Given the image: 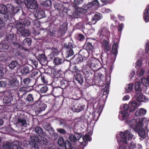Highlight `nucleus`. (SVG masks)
I'll return each instance as SVG.
<instances>
[{
	"label": "nucleus",
	"mask_w": 149,
	"mask_h": 149,
	"mask_svg": "<svg viewBox=\"0 0 149 149\" xmlns=\"http://www.w3.org/2000/svg\"><path fill=\"white\" fill-rule=\"evenodd\" d=\"M86 78L85 79L86 83H87L89 86H91L94 85V82L93 79L91 78H90L89 79H88V78Z\"/></svg>",
	"instance_id": "0e129e2a"
},
{
	"label": "nucleus",
	"mask_w": 149,
	"mask_h": 149,
	"mask_svg": "<svg viewBox=\"0 0 149 149\" xmlns=\"http://www.w3.org/2000/svg\"><path fill=\"white\" fill-rule=\"evenodd\" d=\"M51 136H56L58 135V134L55 132L54 129L52 127L48 131Z\"/></svg>",
	"instance_id": "338daca9"
},
{
	"label": "nucleus",
	"mask_w": 149,
	"mask_h": 149,
	"mask_svg": "<svg viewBox=\"0 0 149 149\" xmlns=\"http://www.w3.org/2000/svg\"><path fill=\"white\" fill-rule=\"evenodd\" d=\"M9 47V45L6 43H0V48L3 50L8 49Z\"/></svg>",
	"instance_id": "680f3d73"
},
{
	"label": "nucleus",
	"mask_w": 149,
	"mask_h": 149,
	"mask_svg": "<svg viewBox=\"0 0 149 149\" xmlns=\"http://www.w3.org/2000/svg\"><path fill=\"white\" fill-rule=\"evenodd\" d=\"M56 28L55 27L50 29L47 32V37L50 39H52L57 37L56 34Z\"/></svg>",
	"instance_id": "bb28decb"
},
{
	"label": "nucleus",
	"mask_w": 149,
	"mask_h": 149,
	"mask_svg": "<svg viewBox=\"0 0 149 149\" xmlns=\"http://www.w3.org/2000/svg\"><path fill=\"white\" fill-rule=\"evenodd\" d=\"M32 39L31 38H26L24 39L22 43V45L26 48H28L31 44Z\"/></svg>",
	"instance_id": "c85d7f7f"
},
{
	"label": "nucleus",
	"mask_w": 149,
	"mask_h": 149,
	"mask_svg": "<svg viewBox=\"0 0 149 149\" xmlns=\"http://www.w3.org/2000/svg\"><path fill=\"white\" fill-rule=\"evenodd\" d=\"M7 7H8V14L4 15L3 17L5 18L4 20L6 21L8 19H9V14L11 15L12 16L16 13L19 12L20 10V8L19 7L17 6H13L11 4H7Z\"/></svg>",
	"instance_id": "f03ea898"
},
{
	"label": "nucleus",
	"mask_w": 149,
	"mask_h": 149,
	"mask_svg": "<svg viewBox=\"0 0 149 149\" xmlns=\"http://www.w3.org/2000/svg\"><path fill=\"white\" fill-rule=\"evenodd\" d=\"M143 126H141L140 128H139L137 130L135 131L137 132L141 138L144 139L146 138V133L145 129L142 128Z\"/></svg>",
	"instance_id": "c9c22d12"
},
{
	"label": "nucleus",
	"mask_w": 149,
	"mask_h": 149,
	"mask_svg": "<svg viewBox=\"0 0 149 149\" xmlns=\"http://www.w3.org/2000/svg\"><path fill=\"white\" fill-rule=\"evenodd\" d=\"M146 112V110L143 108H141L137 110L136 112L135 115L137 117L142 116L144 115Z\"/></svg>",
	"instance_id": "a18cd8bd"
},
{
	"label": "nucleus",
	"mask_w": 149,
	"mask_h": 149,
	"mask_svg": "<svg viewBox=\"0 0 149 149\" xmlns=\"http://www.w3.org/2000/svg\"><path fill=\"white\" fill-rule=\"evenodd\" d=\"M118 44L117 42H114L112 46V53L111 54L108 53H102L101 56L102 63L101 64L104 65L109 66L111 65L115 61L118 54Z\"/></svg>",
	"instance_id": "f257e3e1"
},
{
	"label": "nucleus",
	"mask_w": 149,
	"mask_h": 149,
	"mask_svg": "<svg viewBox=\"0 0 149 149\" xmlns=\"http://www.w3.org/2000/svg\"><path fill=\"white\" fill-rule=\"evenodd\" d=\"M8 56L6 52L0 51V61H6L8 60Z\"/></svg>",
	"instance_id": "79ce46f5"
},
{
	"label": "nucleus",
	"mask_w": 149,
	"mask_h": 149,
	"mask_svg": "<svg viewBox=\"0 0 149 149\" xmlns=\"http://www.w3.org/2000/svg\"><path fill=\"white\" fill-rule=\"evenodd\" d=\"M72 49L66 50L65 55L66 58L72 56L74 54V52Z\"/></svg>",
	"instance_id": "13d9d810"
},
{
	"label": "nucleus",
	"mask_w": 149,
	"mask_h": 149,
	"mask_svg": "<svg viewBox=\"0 0 149 149\" xmlns=\"http://www.w3.org/2000/svg\"><path fill=\"white\" fill-rule=\"evenodd\" d=\"M13 144L14 145V149H23L19 146V143L17 141L13 142Z\"/></svg>",
	"instance_id": "774afa93"
},
{
	"label": "nucleus",
	"mask_w": 149,
	"mask_h": 149,
	"mask_svg": "<svg viewBox=\"0 0 149 149\" xmlns=\"http://www.w3.org/2000/svg\"><path fill=\"white\" fill-rule=\"evenodd\" d=\"M143 18L146 22H149V4L144 11Z\"/></svg>",
	"instance_id": "473e14b6"
},
{
	"label": "nucleus",
	"mask_w": 149,
	"mask_h": 149,
	"mask_svg": "<svg viewBox=\"0 0 149 149\" xmlns=\"http://www.w3.org/2000/svg\"><path fill=\"white\" fill-rule=\"evenodd\" d=\"M8 9L7 5L5 6L3 4H0V13L7 14L8 13Z\"/></svg>",
	"instance_id": "37998d69"
},
{
	"label": "nucleus",
	"mask_w": 149,
	"mask_h": 149,
	"mask_svg": "<svg viewBox=\"0 0 149 149\" xmlns=\"http://www.w3.org/2000/svg\"><path fill=\"white\" fill-rule=\"evenodd\" d=\"M110 84V82L108 81H106V85L104 88H103V91L104 94V93H106V94L109 91V87Z\"/></svg>",
	"instance_id": "69168bd1"
},
{
	"label": "nucleus",
	"mask_w": 149,
	"mask_h": 149,
	"mask_svg": "<svg viewBox=\"0 0 149 149\" xmlns=\"http://www.w3.org/2000/svg\"><path fill=\"white\" fill-rule=\"evenodd\" d=\"M27 87H26L23 86L20 88L19 90L17 89V91L15 92L17 93L19 96H22L26 93L28 92Z\"/></svg>",
	"instance_id": "a878e982"
},
{
	"label": "nucleus",
	"mask_w": 149,
	"mask_h": 149,
	"mask_svg": "<svg viewBox=\"0 0 149 149\" xmlns=\"http://www.w3.org/2000/svg\"><path fill=\"white\" fill-rule=\"evenodd\" d=\"M30 22L29 20V18H24L21 21L17 22L16 24V26H20L21 27H25L26 26H29L30 24Z\"/></svg>",
	"instance_id": "4468645a"
},
{
	"label": "nucleus",
	"mask_w": 149,
	"mask_h": 149,
	"mask_svg": "<svg viewBox=\"0 0 149 149\" xmlns=\"http://www.w3.org/2000/svg\"><path fill=\"white\" fill-rule=\"evenodd\" d=\"M37 59L39 62L42 64L45 65L47 63V57L44 54H42L38 55Z\"/></svg>",
	"instance_id": "412c9836"
},
{
	"label": "nucleus",
	"mask_w": 149,
	"mask_h": 149,
	"mask_svg": "<svg viewBox=\"0 0 149 149\" xmlns=\"http://www.w3.org/2000/svg\"><path fill=\"white\" fill-rule=\"evenodd\" d=\"M33 107H34V109L37 114H38L44 110L47 107V105L41 101L36 106V104H33Z\"/></svg>",
	"instance_id": "1a4fd4ad"
},
{
	"label": "nucleus",
	"mask_w": 149,
	"mask_h": 149,
	"mask_svg": "<svg viewBox=\"0 0 149 149\" xmlns=\"http://www.w3.org/2000/svg\"><path fill=\"white\" fill-rule=\"evenodd\" d=\"M34 130L36 134L39 136H46V133L44 132L43 129L40 127H36Z\"/></svg>",
	"instance_id": "cd10ccee"
},
{
	"label": "nucleus",
	"mask_w": 149,
	"mask_h": 149,
	"mask_svg": "<svg viewBox=\"0 0 149 149\" xmlns=\"http://www.w3.org/2000/svg\"><path fill=\"white\" fill-rule=\"evenodd\" d=\"M90 136L88 134L85 135L82 137L81 141H79V142L81 146H82L84 147L86 146L88 143V141H91Z\"/></svg>",
	"instance_id": "aec40b11"
},
{
	"label": "nucleus",
	"mask_w": 149,
	"mask_h": 149,
	"mask_svg": "<svg viewBox=\"0 0 149 149\" xmlns=\"http://www.w3.org/2000/svg\"><path fill=\"white\" fill-rule=\"evenodd\" d=\"M68 23L63 22L60 26L58 30L57 37H63L66 33L68 29Z\"/></svg>",
	"instance_id": "20e7f679"
},
{
	"label": "nucleus",
	"mask_w": 149,
	"mask_h": 149,
	"mask_svg": "<svg viewBox=\"0 0 149 149\" xmlns=\"http://www.w3.org/2000/svg\"><path fill=\"white\" fill-rule=\"evenodd\" d=\"M57 120L59 122V125L60 126L63 125V128L69 127V125L67 123V120L65 118H59Z\"/></svg>",
	"instance_id": "f704fd0d"
},
{
	"label": "nucleus",
	"mask_w": 149,
	"mask_h": 149,
	"mask_svg": "<svg viewBox=\"0 0 149 149\" xmlns=\"http://www.w3.org/2000/svg\"><path fill=\"white\" fill-rule=\"evenodd\" d=\"M63 79L60 77H54L53 78V83H54L57 87H58Z\"/></svg>",
	"instance_id": "8fccbe9b"
},
{
	"label": "nucleus",
	"mask_w": 149,
	"mask_h": 149,
	"mask_svg": "<svg viewBox=\"0 0 149 149\" xmlns=\"http://www.w3.org/2000/svg\"><path fill=\"white\" fill-rule=\"evenodd\" d=\"M16 27L23 36L25 37L28 36L30 35L29 31L25 29V27H21L19 26H18V27Z\"/></svg>",
	"instance_id": "a211bd4d"
},
{
	"label": "nucleus",
	"mask_w": 149,
	"mask_h": 149,
	"mask_svg": "<svg viewBox=\"0 0 149 149\" xmlns=\"http://www.w3.org/2000/svg\"><path fill=\"white\" fill-rule=\"evenodd\" d=\"M16 124L21 127L25 126L26 125V120L24 118H19L17 120Z\"/></svg>",
	"instance_id": "e433bc0d"
},
{
	"label": "nucleus",
	"mask_w": 149,
	"mask_h": 149,
	"mask_svg": "<svg viewBox=\"0 0 149 149\" xmlns=\"http://www.w3.org/2000/svg\"><path fill=\"white\" fill-rule=\"evenodd\" d=\"M68 86L69 83L68 82L63 79L58 87L61 88L62 89H64L68 87Z\"/></svg>",
	"instance_id": "c03bdc74"
},
{
	"label": "nucleus",
	"mask_w": 149,
	"mask_h": 149,
	"mask_svg": "<svg viewBox=\"0 0 149 149\" xmlns=\"http://www.w3.org/2000/svg\"><path fill=\"white\" fill-rule=\"evenodd\" d=\"M6 40L8 42H10L14 39V34H11L7 35L6 37Z\"/></svg>",
	"instance_id": "bf43d9fd"
},
{
	"label": "nucleus",
	"mask_w": 149,
	"mask_h": 149,
	"mask_svg": "<svg viewBox=\"0 0 149 149\" xmlns=\"http://www.w3.org/2000/svg\"><path fill=\"white\" fill-rule=\"evenodd\" d=\"M64 60L58 57H54L53 59V62L56 65L61 64L64 62Z\"/></svg>",
	"instance_id": "58836bf2"
},
{
	"label": "nucleus",
	"mask_w": 149,
	"mask_h": 149,
	"mask_svg": "<svg viewBox=\"0 0 149 149\" xmlns=\"http://www.w3.org/2000/svg\"><path fill=\"white\" fill-rule=\"evenodd\" d=\"M102 45L105 53L109 52L111 49V45L109 42L105 39H104L102 42Z\"/></svg>",
	"instance_id": "f8f14e48"
},
{
	"label": "nucleus",
	"mask_w": 149,
	"mask_h": 149,
	"mask_svg": "<svg viewBox=\"0 0 149 149\" xmlns=\"http://www.w3.org/2000/svg\"><path fill=\"white\" fill-rule=\"evenodd\" d=\"M79 54L84 61L87 60L89 56V51L84 48L81 49L79 52Z\"/></svg>",
	"instance_id": "f3484780"
},
{
	"label": "nucleus",
	"mask_w": 149,
	"mask_h": 149,
	"mask_svg": "<svg viewBox=\"0 0 149 149\" xmlns=\"http://www.w3.org/2000/svg\"><path fill=\"white\" fill-rule=\"evenodd\" d=\"M85 75L86 78H89L92 75L93 72L89 68H88L86 66H84L82 68L81 71Z\"/></svg>",
	"instance_id": "5701e85b"
},
{
	"label": "nucleus",
	"mask_w": 149,
	"mask_h": 149,
	"mask_svg": "<svg viewBox=\"0 0 149 149\" xmlns=\"http://www.w3.org/2000/svg\"><path fill=\"white\" fill-rule=\"evenodd\" d=\"M38 88L40 89V92L41 93H46L48 90V87L46 85H42L41 84L38 85L36 88Z\"/></svg>",
	"instance_id": "ea45409f"
},
{
	"label": "nucleus",
	"mask_w": 149,
	"mask_h": 149,
	"mask_svg": "<svg viewBox=\"0 0 149 149\" xmlns=\"http://www.w3.org/2000/svg\"><path fill=\"white\" fill-rule=\"evenodd\" d=\"M54 6L56 9L59 10V11H61L67 13V11L66 12L64 11V7L63 4L58 3H56L54 4Z\"/></svg>",
	"instance_id": "a19ab883"
},
{
	"label": "nucleus",
	"mask_w": 149,
	"mask_h": 149,
	"mask_svg": "<svg viewBox=\"0 0 149 149\" xmlns=\"http://www.w3.org/2000/svg\"><path fill=\"white\" fill-rule=\"evenodd\" d=\"M85 107V105L76 102L73 104L71 109L74 112H79L83 110Z\"/></svg>",
	"instance_id": "6e6552de"
},
{
	"label": "nucleus",
	"mask_w": 149,
	"mask_h": 149,
	"mask_svg": "<svg viewBox=\"0 0 149 149\" xmlns=\"http://www.w3.org/2000/svg\"><path fill=\"white\" fill-rule=\"evenodd\" d=\"M18 62L15 60L14 61H12L11 63H10L8 65L10 68L11 69H13L15 67L17 64Z\"/></svg>",
	"instance_id": "052dcab7"
},
{
	"label": "nucleus",
	"mask_w": 149,
	"mask_h": 149,
	"mask_svg": "<svg viewBox=\"0 0 149 149\" xmlns=\"http://www.w3.org/2000/svg\"><path fill=\"white\" fill-rule=\"evenodd\" d=\"M26 143L29 144L31 149H39V147L36 143H33L32 142H29L27 141Z\"/></svg>",
	"instance_id": "864d4df0"
},
{
	"label": "nucleus",
	"mask_w": 149,
	"mask_h": 149,
	"mask_svg": "<svg viewBox=\"0 0 149 149\" xmlns=\"http://www.w3.org/2000/svg\"><path fill=\"white\" fill-rule=\"evenodd\" d=\"M39 78H40L42 82L46 84H47L48 83V82L47 80L45 79V77L44 75L43 74H40L39 76L38 77H37V79Z\"/></svg>",
	"instance_id": "e2e57ef3"
},
{
	"label": "nucleus",
	"mask_w": 149,
	"mask_h": 149,
	"mask_svg": "<svg viewBox=\"0 0 149 149\" xmlns=\"http://www.w3.org/2000/svg\"><path fill=\"white\" fill-rule=\"evenodd\" d=\"M37 95L35 93H29L28 94L25 98V102L29 104H32L35 98V96Z\"/></svg>",
	"instance_id": "b1692460"
},
{
	"label": "nucleus",
	"mask_w": 149,
	"mask_h": 149,
	"mask_svg": "<svg viewBox=\"0 0 149 149\" xmlns=\"http://www.w3.org/2000/svg\"><path fill=\"white\" fill-rule=\"evenodd\" d=\"M39 138V136H37L36 135L31 136L30 138L31 141L29 142H32L33 143H38Z\"/></svg>",
	"instance_id": "6e6d98bb"
},
{
	"label": "nucleus",
	"mask_w": 149,
	"mask_h": 149,
	"mask_svg": "<svg viewBox=\"0 0 149 149\" xmlns=\"http://www.w3.org/2000/svg\"><path fill=\"white\" fill-rule=\"evenodd\" d=\"M128 124L130 127L135 131L143 125L142 120L139 119H132L129 122Z\"/></svg>",
	"instance_id": "7ed1b4c3"
},
{
	"label": "nucleus",
	"mask_w": 149,
	"mask_h": 149,
	"mask_svg": "<svg viewBox=\"0 0 149 149\" xmlns=\"http://www.w3.org/2000/svg\"><path fill=\"white\" fill-rule=\"evenodd\" d=\"M74 78L80 84H81L83 83V76L82 74L81 73L74 74Z\"/></svg>",
	"instance_id": "c756f323"
},
{
	"label": "nucleus",
	"mask_w": 149,
	"mask_h": 149,
	"mask_svg": "<svg viewBox=\"0 0 149 149\" xmlns=\"http://www.w3.org/2000/svg\"><path fill=\"white\" fill-rule=\"evenodd\" d=\"M121 116H120V115L118 116V118L120 120H125L126 123H127L128 119L129 117L128 113L126 111L123 110H121L120 112Z\"/></svg>",
	"instance_id": "dca6fc26"
},
{
	"label": "nucleus",
	"mask_w": 149,
	"mask_h": 149,
	"mask_svg": "<svg viewBox=\"0 0 149 149\" xmlns=\"http://www.w3.org/2000/svg\"><path fill=\"white\" fill-rule=\"evenodd\" d=\"M141 84L140 82H136L135 84V94L142 93L141 89L140 88Z\"/></svg>",
	"instance_id": "49530a36"
},
{
	"label": "nucleus",
	"mask_w": 149,
	"mask_h": 149,
	"mask_svg": "<svg viewBox=\"0 0 149 149\" xmlns=\"http://www.w3.org/2000/svg\"><path fill=\"white\" fill-rule=\"evenodd\" d=\"M87 12L86 9H85L81 8H78L77 10L72 15H70V17L72 19L78 18L79 17L81 13H86Z\"/></svg>",
	"instance_id": "9d476101"
},
{
	"label": "nucleus",
	"mask_w": 149,
	"mask_h": 149,
	"mask_svg": "<svg viewBox=\"0 0 149 149\" xmlns=\"http://www.w3.org/2000/svg\"><path fill=\"white\" fill-rule=\"evenodd\" d=\"M65 42L64 44L63 47V49L67 50L73 49V45L72 43V41L70 39H65Z\"/></svg>",
	"instance_id": "6ab92c4d"
},
{
	"label": "nucleus",
	"mask_w": 149,
	"mask_h": 149,
	"mask_svg": "<svg viewBox=\"0 0 149 149\" xmlns=\"http://www.w3.org/2000/svg\"><path fill=\"white\" fill-rule=\"evenodd\" d=\"M137 102L134 101H132L129 103V106L130 108V111L133 112L135 110L137 107Z\"/></svg>",
	"instance_id": "de8ad7c7"
},
{
	"label": "nucleus",
	"mask_w": 149,
	"mask_h": 149,
	"mask_svg": "<svg viewBox=\"0 0 149 149\" xmlns=\"http://www.w3.org/2000/svg\"><path fill=\"white\" fill-rule=\"evenodd\" d=\"M135 96L137 98V100L139 102H145L148 101V100L146 98L145 96L141 93L136 94Z\"/></svg>",
	"instance_id": "72a5a7b5"
},
{
	"label": "nucleus",
	"mask_w": 149,
	"mask_h": 149,
	"mask_svg": "<svg viewBox=\"0 0 149 149\" xmlns=\"http://www.w3.org/2000/svg\"><path fill=\"white\" fill-rule=\"evenodd\" d=\"M120 140L121 141L125 143H127V140H129L132 138L130 132L127 131L125 132H121L120 133Z\"/></svg>",
	"instance_id": "423d86ee"
},
{
	"label": "nucleus",
	"mask_w": 149,
	"mask_h": 149,
	"mask_svg": "<svg viewBox=\"0 0 149 149\" xmlns=\"http://www.w3.org/2000/svg\"><path fill=\"white\" fill-rule=\"evenodd\" d=\"M13 98L10 95L6 96H5L3 97V102L4 104L7 105L10 104L11 102L13 101Z\"/></svg>",
	"instance_id": "4c0bfd02"
},
{
	"label": "nucleus",
	"mask_w": 149,
	"mask_h": 149,
	"mask_svg": "<svg viewBox=\"0 0 149 149\" xmlns=\"http://www.w3.org/2000/svg\"><path fill=\"white\" fill-rule=\"evenodd\" d=\"M101 15H102L99 13L95 14L92 17L91 21H89V22L93 24H95L98 21L101 19Z\"/></svg>",
	"instance_id": "4be33fe9"
},
{
	"label": "nucleus",
	"mask_w": 149,
	"mask_h": 149,
	"mask_svg": "<svg viewBox=\"0 0 149 149\" xmlns=\"http://www.w3.org/2000/svg\"><path fill=\"white\" fill-rule=\"evenodd\" d=\"M35 15L38 19H40L46 17L44 11L42 10H38L37 11Z\"/></svg>",
	"instance_id": "7c9ffc66"
},
{
	"label": "nucleus",
	"mask_w": 149,
	"mask_h": 149,
	"mask_svg": "<svg viewBox=\"0 0 149 149\" xmlns=\"http://www.w3.org/2000/svg\"><path fill=\"white\" fill-rule=\"evenodd\" d=\"M58 145L60 146L65 147L66 148L67 145H68V143L67 144L66 142L65 141L64 139L62 137H60L58 139L57 141Z\"/></svg>",
	"instance_id": "09e8293b"
},
{
	"label": "nucleus",
	"mask_w": 149,
	"mask_h": 149,
	"mask_svg": "<svg viewBox=\"0 0 149 149\" xmlns=\"http://www.w3.org/2000/svg\"><path fill=\"white\" fill-rule=\"evenodd\" d=\"M31 66L28 64H26L21 67L20 72L23 74H26L31 72Z\"/></svg>",
	"instance_id": "ddd939ff"
},
{
	"label": "nucleus",
	"mask_w": 149,
	"mask_h": 149,
	"mask_svg": "<svg viewBox=\"0 0 149 149\" xmlns=\"http://www.w3.org/2000/svg\"><path fill=\"white\" fill-rule=\"evenodd\" d=\"M19 84V82L17 78H15L9 81L8 86L11 90H14L15 92L17 91V88Z\"/></svg>",
	"instance_id": "39448f33"
},
{
	"label": "nucleus",
	"mask_w": 149,
	"mask_h": 149,
	"mask_svg": "<svg viewBox=\"0 0 149 149\" xmlns=\"http://www.w3.org/2000/svg\"><path fill=\"white\" fill-rule=\"evenodd\" d=\"M98 34L100 38H102L104 36H108L110 34L109 31L105 27H102L99 30Z\"/></svg>",
	"instance_id": "2eb2a0df"
},
{
	"label": "nucleus",
	"mask_w": 149,
	"mask_h": 149,
	"mask_svg": "<svg viewBox=\"0 0 149 149\" xmlns=\"http://www.w3.org/2000/svg\"><path fill=\"white\" fill-rule=\"evenodd\" d=\"M24 4L29 8L36 9L38 8L37 3L35 0H24Z\"/></svg>",
	"instance_id": "0eeeda50"
},
{
	"label": "nucleus",
	"mask_w": 149,
	"mask_h": 149,
	"mask_svg": "<svg viewBox=\"0 0 149 149\" xmlns=\"http://www.w3.org/2000/svg\"><path fill=\"white\" fill-rule=\"evenodd\" d=\"M14 147L13 142L12 144L7 143L3 146L4 149H14Z\"/></svg>",
	"instance_id": "4d7b16f0"
},
{
	"label": "nucleus",
	"mask_w": 149,
	"mask_h": 149,
	"mask_svg": "<svg viewBox=\"0 0 149 149\" xmlns=\"http://www.w3.org/2000/svg\"><path fill=\"white\" fill-rule=\"evenodd\" d=\"M72 62L74 64H78L82 62L83 60L82 58L79 54H76L73 57L72 59Z\"/></svg>",
	"instance_id": "393cba45"
},
{
	"label": "nucleus",
	"mask_w": 149,
	"mask_h": 149,
	"mask_svg": "<svg viewBox=\"0 0 149 149\" xmlns=\"http://www.w3.org/2000/svg\"><path fill=\"white\" fill-rule=\"evenodd\" d=\"M32 81V80L30 78H22V77H21V85L24 87H26L28 88L29 87L31 86Z\"/></svg>",
	"instance_id": "9b49d317"
},
{
	"label": "nucleus",
	"mask_w": 149,
	"mask_h": 149,
	"mask_svg": "<svg viewBox=\"0 0 149 149\" xmlns=\"http://www.w3.org/2000/svg\"><path fill=\"white\" fill-rule=\"evenodd\" d=\"M61 72V70H58L55 68H52L51 70V73L55 76L60 77Z\"/></svg>",
	"instance_id": "603ef678"
},
{
	"label": "nucleus",
	"mask_w": 149,
	"mask_h": 149,
	"mask_svg": "<svg viewBox=\"0 0 149 149\" xmlns=\"http://www.w3.org/2000/svg\"><path fill=\"white\" fill-rule=\"evenodd\" d=\"M85 49L89 52H92L94 49V46L92 44V43L89 41H86L85 43L84 46Z\"/></svg>",
	"instance_id": "2f4dec72"
},
{
	"label": "nucleus",
	"mask_w": 149,
	"mask_h": 149,
	"mask_svg": "<svg viewBox=\"0 0 149 149\" xmlns=\"http://www.w3.org/2000/svg\"><path fill=\"white\" fill-rule=\"evenodd\" d=\"M39 140L38 141V143L41 145H46L48 143V141L47 139L43 136H39Z\"/></svg>",
	"instance_id": "3c124183"
},
{
	"label": "nucleus",
	"mask_w": 149,
	"mask_h": 149,
	"mask_svg": "<svg viewBox=\"0 0 149 149\" xmlns=\"http://www.w3.org/2000/svg\"><path fill=\"white\" fill-rule=\"evenodd\" d=\"M92 59L91 61H89L91 59H89L88 61V65L89 66L90 68L92 69H93L95 67L96 65L95 63V60L92 58Z\"/></svg>",
	"instance_id": "5fc2aeb1"
}]
</instances>
